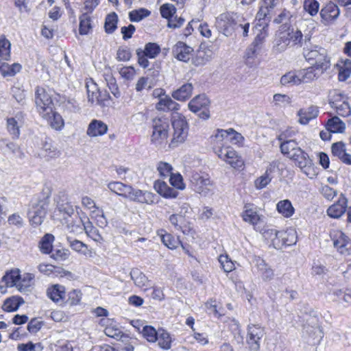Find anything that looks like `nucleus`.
Wrapping results in <instances>:
<instances>
[{
	"mask_svg": "<svg viewBox=\"0 0 351 351\" xmlns=\"http://www.w3.org/2000/svg\"><path fill=\"white\" fill-rule=\"evenodd\" d=\"M171 124L173 132L169 147L174 148L184 143L187 138L189 125L185 117L178 112L172 113Z\"/></svg>",
	"mask_w": 351,
	"mask_h": 351,
	"instance_id": "f257e3e1",
	"label": "nucleus"
},
{
	"mask_svg": "<svg viewBox=\"0 0 351 351\" xmlns=\"http://www.w3.org/2000/svg\"><path fill=\"white\" fill-rule=\"evenodd\" d=\"M304 57L317 70L325 72L330 66V60L326 50L321 47L314 46L311 49H304Z\"/></svg>",
	"mask_w": 351,
	"mask_h": 351,
	"instance_id": "f03ea898",
	"label": "nucleus"
},
{
	"mask_svg": "<svg viewBox=\"0 0 351 351\" xmlns=\"http://www.w3.org/2000/svg\"><path fill=\"white\" fill-rule=\"evenodd\" d=\"M48 206L49 198L43 195L32 199L27 213L32 226L37 227L43 223L46 216Z\"/></svg>",
	"mask_w": 351,
	"mask_h": 351,
	"instance_id": "7ed1b4c3",
	"label": "nucleus"
},
{
	"mask_svg": "<svg viewBox=\"0 0 351 351\" xmlns=\"http://www.w3.org/2000/svg\"><path fill=\"white\" fill-rule=\"evenodd\" d=\"M263 237L270 241L275 248H279L283 245H291L295 243L294 232L278 231L274 228H266L262 232Z\"/></svg>",
	"mask_w": 351,
	"mask_h": 351,
	"instance_id": "20e7f679",
	"label": "nucleus"
},
{
	"mask_svg": "<svg viewBox=\"0 0 351 351\" xmlns=\"http://www.w3.org/2000/svg\"><path fill=\"white\" fill-rule=\"evenodd\" d=\"M293 160L295 165L299 167L301 171L304 173L310 179H313L317 175V169L315 166L313 160L309 158L301 148L296 150L289 158Z\"/></svg>",
	"mask_w": 351,
	"mask_h": 351,
	"instance_id": "39448f33",
	"label": "nucleus"
},
{
	"mask_svg": "<svg viewBox=\"0 0 351 351\" xmlns=\"http://www.w3.org/2000/svg\"><path fill=\"white\" fill-rule=\"evenodd\" d=\"M169 120L165 117L156 118L153 120V132L151 141L156 146H162L166 143L169 136Z\"/></svg>",
	"mask_w": 351,
	"mask_h": 351,
	"instance_id": "423d86ee",
	"label": "nucleus"
},
{
	"mask_svg": "<svg viewBox=\"0 0 351 351\" xmlns=\"http://www.w3.org/2000/svg\"><path fill=\"white\" fill-rule=\"evenodd\" d=\"M35 104L36 110L42 117H47L53 109V103L51 95L42 87H37L35 91Z\"/></svg>",
	"mask_w": 351,
	"mask_h": 351,
	"instance_id": "0eeeda50",
	"label": "nucleus"
},
{
	"mask_svg": "<svg viewBox=\"0 0 351 351\" xmlns=\"http://www.w3.org/2000/svg\"><path fill=\"white\" fill-rule=\"evenodd\" d=\"M330 237L339 253L345 256L351 255V240L344 232L332 229L330 231Z\"/></svg>",
	"mask_w": 351,
	"mask_h": 351,
	"instance_id": "6e6552de",
	"label": "nucleus"
},
{
	"mask_svg": "<svg viewBox=\"0 0 351 351\" xmlns=\"http://www.w3.org/2000/svg\"><path fill=\"white\" fill-rule=\"evenodd\" d=\"M215 152L219 158L226 162L234 169H239L244 165L242 158L233 148L229 146L215 147Z\"/></svg>",
	"mask_w": 351,
	"mask_h": 351,
	"instance_id": "1a4fd4ad",
	"label": "nucleus"
},
{
	"mask_svg": "<svg viewBox=\"0 0 351 351\" xmlns=\"http://www.w3.org/2000/svg\"><path fill=\"white\" fill-rule=\"evenodd\" d=\"M241 16L234 13H222L216 18V25L223 31V34L228 36L231 34Z\"/></svg>",
	"mask_w": 351,
	"mask_h": 351,
	"instance_id": "9d476101",
	"label": "nucleus"
},
{
	"mask_svg": "<svg viewBox=\"0 0 351 351\" xmlns=\"http://www.w3.org/2000/svg\"><path fill=\"white\" fill-rule=\"evenodd\" d=\"M264 335L265 330L260 325H248L246 342L250 351H258L260 349V341Z\"/></svg>",
	"mask_w": 351,
	"mask_h": 351,
	"instance_id": "9b49d317",
	"label": "nucleus"
},
{
	"mask_svg": "<svg viewBox=\"0 0 351 351\" xmlns=\"http://www.w3.org/2000/svg\"><path fill=\"white\" fill-rule=\"evenodd\" d=\"M191 182L194 191L203 195H206L213 186V182L208 176L199 173H193Z\"/></svg>",
	"mask_w": 351,
	"mask_h": 351,
	"instance_id": "f8f14e48",
	"label": "nucleus"
},
{
	"mask_svg": "<svg viewBox=\"0 0 351 351\" xmlns=\"http://www.w3.org/2000/svg\"><path fill=\"white\" fill-rule=\"evenodd\" d=\"M339 14V7L333 2L330 1L320 10L321 22L325 26L332 25L338 19Z\"/></svg>",
	"mask_w": 351,
	"mask_h": 351,
	"instance_id": "ddd939ff",
	"label": "nucleus"
},
{
	"mask_svg": "<svg viewBox=\"0 0 351 351\" xmlns=\"http://www.w3.org/2000/svg\"><path fill=\"white\" fill-rule=\"evenodd\" d=\"M127 199L142 204H152L156 202L157 197L155 194L151 192L135 189L132 187V191H130Z\"/></svg>",
	"mask_w": 351,
	"mask_h": 351,
	"instance_id": "4468645a",
	"label": "nucleus"
},
{
	"mask_svg": "<svg viewBox=\"0 0 351 351\" xmlns=\"http://www.w3.org/2000/svg\"><path fill=\"white\" fill-rule=\"evenodd\" d=\"M278 165L279 162L277 160L272 161L267 167L265 172L256 179L254 186L257 189H263L270 183L273 178L272 174L278 168Z\"/></svg>",
	"mask_w": 351,
	"mask_h": 351,
	"instance_id": "2eb2a0df",
	"label": "nucleus"
},
{
	"mask_svg": "<svg viewBox=\"0 0 351 351\" xmlns=\"http://www.w3.org/2000/svg\"><path fill=\"white\" fill-rule=\"evenodd\" d=\"M193 51L192 47L181 41L178 42L173 48L174 57L178 60L185 62L190 60Z\"/></svg>",
	"mask_w": 351,
	"mask_h": 351,
	"instance_id": "dca6fc26",
	"label": "nucleus"
},
{
	"mask_svg": "<svg viewBox=\"0 0 351 351\" xmlns=\"http://www.w3.org/2000/svg\"><path fill=\"white\" fill-rule=\"evenodd\" d=\"M347 204V198L341 194L338 201L328 208V215L332 218L340 217L346 212Z\"/></svg>",
	"mask_w": 351,
	"mask_h": 351,
	"instance_id": "f3484780",
	"label": "nucleus"
},
{
	"mask_svg": "<svg viewBox=\"0 0 351 351\" xmlns=\"http://www.w3.org/2000/svg\"><path fill=\"white\" fill-rule=\"evenodd\" d=\"M288 46H291L287 31H278L276 34L273 49L276 53L285 51Z\"/></svg>",
	"mask_w": 351,
	"mask_h": 351,
	"instance_id": "a211bd4d",
	"label": "nucleus"
},
{
	"mask_svg": "<svg viewBox=\"0 0 351 351\" xmlns=\"http://www.w3.org/2000/svg\"><path fill=\"white\" fill-rule=\"evenodd\" d=\"M108 131V126L100 120L93 119L89 123L86 134L90 137H96L105 134Z\"/></svg>",
	"mask_w": 351,
	"mask_h": 351,
	"instance_id": "6ab92c4d",
	"label": "nucleus"
},
{
	"mask_svg": "<svg viewBox=\"0 0 351 351\" xmlns=\"http://www.w3.org/2000/svg\"><path fill=\"white\" fill-rule=\"evenodd\" d=\"M87 94L88 101L92 104H101V103L108 97V95L104 94L99 91L95 84H87Z\"/></svg>",
	"mask_w": 351,
	"mask_h": 351,
	"instance_id": "aec40b11",
	"label": "nucleus"
},
{
	"mask_svg": "<svg viewBox=\"0 0 351 351\" xmlns=\"http://www.w3.org/2000/svg\"><path fill=\"white\" fill-rule=\"evenodd\" d=\"M318 113V108L315 106H311L307 108L300 109L297 113L299 117L298 121L300 124L306 125L311 120L316 118Z\"/></svg>",
	"mask_w": 351,
	"mask_h": 351,
	"instance_id": "412c9836",
	"label": "nucleus"
},
{
	"mask_svg": "<svg viewBox=\"0 0 351 351\" xmlns=\"http://www.w3.org/2000/svg\"><path fill=\"white\" fill-rule=\"evenodd\" d=\"M254 263L263 280L270 281L274 278V273L273 269L267 265L264 260L257 257L254 259Z\"/></svg>",
	"mask_w": 351,
	"mask_h": 351,
	"instance_id": "4be33fe9",
	"label": "nucleus"
},
{
	"mask_svg": "<svg viewBox=\"0 0 351 351\" xmlns=\"http://www.w3.org/2000/svg\"><path fill=\"white\" fill-rule=\"evenodd\" d=\"M299 77L301 83H308L317 79L324 72L320 71L311 66L306 69L299 70Z\"/></svg>",
	"mask_w": 351,
	"mask_h": 351,
	"instance_id": "5701e85b",
	"label": "nucleus"
},
{
	"mask_svg": "<svg viewBox=\"0 0 351 351\" xmlns=\"http://www.w3.org/2000/svg\"><path fill=\"white\" fill-rule=\"evenodd\" d=\"M154 187L158 193L165 198H175L178 194L176 189L162 181H156Z\"/></svg>",
	"mask_w": 351,
	"mask_h": 351,
	"instance_id": "b1692460",
	"label": "nucleus"
},
{
	"mask_svg": "<svg viewBox=\"0 0 351 351\" xmlns=\"http://www.w3.org/2000/svg\"><path fill=\"white\" fill-rule=\"evenodd\" d=\"M131 279L133 280L134 285L141 289H147L149 285V280L147 277L139 269L134 268L130 273Z\"/></svg>",
	"mask_w": 351,
	"mask_h": 351,
	"instance_id": "393cba45",
	"label": "nucleus"
},
{
	"mask_svg": "<svg viewBox=\"0 0 351 351\" xmlns=\"http://www.w3.org/2000/svg\"><path fill=\"white\" fill-rule=\"evenodd\" d=\"M209 104L210 101L205 95H199L189 103L188 106L191 111L197 113L202 108H207Z\"/></svg>",
	"mask_w": 351,
	"mask_h": 351,
	"instance_id": "a878e982",
	"label": "nucleus"
},
{
	"mask_svg": "<svg viewBox=\"0 0 351 351\" xmlns=\"http://www.w3.org/2000/svg\"><path fill=\"white\" fill-rule=\"evenodd\" d=\"M23 118V114L20 112L15 115V117H11L7 119L8 132L15 138H18L19 136V123L21 122Z\"/></svg>",
	"mask_w": 351,
	"mask_h": 351,
	"instance_id": "bb28decb",
	"label": "nucleus"
},
{
	"mask_svg": "<svg viewBox=\"0 0 351 351\" xmlns=\"http://www.w3.org/2000/svg\"><path fill=\"white\" fill-rule=\"evenodd\" d=\"M193 86L191 83H186L172 93L173 99L178 101H185L192 95Z\"/></svg>",
	"mask_w": 351,
	"mask_h": 351,
	"instance_id": "cd10ccee",
	"label": "nucleus"
},
{
	"mask_svg": "<svg viewBox=\"0 0 351 351\" xmlns=\"http://www.w3.org/2000/svg\"><path fill=\"white\" fill-rule=\"evenodd\" d=\"M108 188L110 191L115 194L122 196L125 198L128 197L130 191H132V186L125 184L121 182H111L108 184Z\"/></svg>",
	"mask_w": 351,
	"mask_h": 351,
	"instance_id": "c85d7f7f",
	"label": "nucleus"
},
{
	"mask_svg": "<svg viewBox=\"0 0 351 351\" xmlns=\"http://www.w3.org/2000/svg\"><path fill=\"white\" fill-rule=\"evenodd\" d=\"M47 296L54 302L62 301L65 296V288L60 285H54L47 291Z\"/></svg>",
	"mask_w": 351,
	"mask_h": 351,
	"instance_id": "c756f323",
	"label": "nucleus"
},
{
	"mask_svg": "<svg viewBox=\"0 0 351 351\" xmlns=\"http://www.w3.org/2000/svg\"><path fill=\"white\" fill-rule=\"evenodd\" d=\"M25 302L24 300L18 295L7 298L3 304L2 308L7 312H13L19 309V306Z\"/></svg>",
	"mask_w": 351,
	"mask_h": 351,
	"instance_id": "7c9ffc66",
	"label": "nucleus"
},
{
	"mask_svg": "<svg viewBox=\"0 0 351 351\" xmlns=\"http://www.w3.org/2000/svg\"><path fill=\"white\" fill-rule=\"evenodd\" d=\"M280 84L283 86H293L299 85L301 83L299 71H289L281 77Z\"/></svg>",
	"mask_w": 351,
	"mask_h": 351,
	"instance_id": "2f4dec72",
	"label": "nucleus"
},
{
	"mask_svg": "<svg viewBox=\"0 0 351 351\" xmlns=\"http://www.w3.org/2000/svg\"><path fill=\"white\" fill-rule=\"evenodd\" d=\"M21 271L19 269H14L5 272L2 277V282L5 283L7 287L16 288L17 283L20 278Z\"/></svg>",
	"mask_w": 351,
	"mask_h": 351,
	"instance_id": "473e14b6",
	"label": "nucleus"
},
{
	"mask_svg": "<svg viewBox=\"0 0 351 351\" xmlns=\"http://www.w3.org/2000/svg\"><path fill=\"white\" fill-rule=\"evenodd\" d=\"M34 275L30 273L20 274V278L16 285V289L21 293H25L29 290L34 284Z\"/></svg>",
	"mask_w": 351,
	"mask_h": 351,
	"instance_id": "72a5a7b5",
	"label": "nucleus"
},
{
	"mask_svg": "<svg viewBox=\"0 0 351 351\" xmlns=\"http://www.w3.org/2000/svg\"><path fill=\"white\" fill-rule=\"evenodd\" d=\"M276 210L286 218L292 217L295 213V208L289 199L279 201L276 204Z\"/></svg>",
	"mask_w": 351,
	"mask_h": 351,
	"instance_id": "f704fd0d",
	"label": "nucleus"
},
{
	"mask_svg": "<svg viewBox=\"0 0 351 351\" xmlns=\"http://www.w3.org/2000/svg\"><path fill=\"white\" fill-rule=\"evenodd\" d=\"M158 235L162 243L169 249L174 250L181 244L180 241L178 238H175L171 234L165 232L163 230L158 232Z\"/></svg>",
	"mask_w": 351,
	"mask_h": 351,
	"instance_id": "c9c22d12",
	"label": "nucleus"
},
{
	"mask_svg": "<svg viewBox=\"0 0 351 351\" xmlns=\"http://www.w3.org/2000/svg\"><path fill=\"white\" fill-rule=\"evenodd\" d=\"M326 128L332 133H343L346 124L338 117L335 116L328 120Z\"/></svg>",
	"mask_w": 351,
	"mask_h": 351,
	"instance_id": "e433bc0d",
	"label": "nucleus"
},
{
	"mask_svg": "<svg viewBox=\"0 0 351 351\" xmlns=\"http://www.w3.org/2000/svg\"><path fill=\"white\" fill-rule=\"evenodd\" d=\"M67 241L69 246L74 251L85 256H92V251L88 248V245L83 242L77 239H73L70 237L67 238Z\"/></svg>",
	"mask_w": 351,
	"mask_h": 351,
	"instance_id": "4c0bfd02",
	"label": "nucleus"
},
{
	"mask_svg": "<svg viewBox=\"0 0 351 351\" xmlns=\"http://www.w3.org/2000/svg\"><path fill=\"white\" fill-rule=\"evenodd\" d=\"M158 344L163 350H168L171 348L172 338L170 334L162 328L158 329Z\"/></svg>",
	"mask_w": 351,
	"mask_h": 351,
	"instance_id": "58836bf2",
	"label": "nucleus"
},
{
	"mask_svg": "<svg viewBox=\"0 0 351 351\" xmlns=\"http://www.w3.org/2000/svg\"><path fill=\"white\" fill-rule=\"evenodd\" d=\"M289 33V38L290 45L292 47H301L302 46L303 42L306 40V36L305 38H303V34L302 32L299 29H289L287 30Z\"/></svg>",
	"mask_w": 351,
	"mask_h": 351,
	"instance_id": "ea45409f",
	"label": "nucleus"
},
{
	"mask_svg": "<svg viewBox=\"0 0 351 351\" xmlns=\"http://www.w3.org/2000/svg\"><path fill=\"white\" fill-rule=\"evenodd\" d=\"M21 65L19 63H14L11 65L4 62L0 65V72L3 77H12L21 70Z\"/></svg>",
	"mask_w": 351,
	"mask_h": 351,
	"instance_id": "a19ab883",
	"label": "nucleus"
},
{
	"mask_svg": "<svg viewBox=\"0 0 351 351\" xmlns=\"http://www.w3.org/2000/svg\"><path fill=\"white\" fill-rule=\"evenodd\" d=\"M43 118L46 119L51 127L56 130H61L64 126V121L62 116L55 112L53 109H52V112L49 114V117Z\"/></svg>",
	"mask_w": 351,
	"mask_h": 351,
	"instance_id": "79ce46f5",
	"label": "nucleus"
},
{
	"mask_svg": "<svg viewBox=\"0 0 351 351\" xmlns=\"http://www.w3.org/2000/svg\"><path fill=\"white\" fill-rule=\"evenodd\" d=\"M178 108L179 104L167 96L160 98L157 104V108L163 111L173 110L176 112Z\"/></svg>",
	"mask_w": 351,
	"mask_h": 351,
	"instance_id": "37998d69",
	"label": "nucleus"
},
{
	"mask_svg": "<svg viewBox=\"0 0 351 351\" xmlns=\"http://www.w3.org/2000/svg\"><path fill=\"white\" fill-rule=\"evenodd\" d=\"M11 43L5 38V35L0 36V57L2 60L8 61L10 60Z\"/></svg>",
	"mask_w": 351,
	"mask_h": 351,
	"instance_id": "c03bdc74",
	"label": "nucleus"
},
{
	"mask_svg": "<svg viewBox=\"0 0 351 351\" xmlns=\"http://www.w3.org/2000/svg\"><path fill=\"white\" fill-rule=\"evenodd\" d=\"M241 217L243 221L255 226L261 221L262 216L258 215L256 210L250 208L245 209L243 212Z\"/></svg>",
	"mask_w": 351,
	"mask_h": 351,
	"instance_id": "a18cd8bd",
	"label": "nucleus"
},
{
	"mask_svg": "<svg viewBox=\"0 0 351 351\" xmlns=\"http://www.w3.org/2000/svg\"><path fill=\"white\" fill-rule=\"evenodd\" d=\"M300 148L296 141L293 140L284 141L280 144L281 152L288 158H290L292 154L295 153L296 150Z\"/></svg>",
	"mask_w": 351,
	"mask_h": 351,
	"instance_id": "49530a36",
	"label": "nucleus"
},
{
	"mask_svg": "<svg viewBox=\"0 0 351 351\" xmlns=\"http://www.w3.org/2000/svg\"><path fill=\"white\" fill-rule=\"evenodd\" d=\"M91 19L88 13H83L80 16L79 32L81 35H86L92 29Z\"/></svg>",
	"mask_w": 351,
	"mask_h": 351,
	"instance_id": "de8ad7c7",
	"label": "nucleus"
},
{
	"mask_svg": "<svg viewBox=\"0 0 351 351\" xmlns=\"http://www.w3.org/2000/svg\"><path fill=\"white\" fill-rule=\"evenodd\" d=\"M82 223L84 226V229L88 237L95 241H100L102 240L98 230L93 226L88 219H86V221L82 220Z\"/></svg>",
	"mask_w": 351,
	"mask_h": 351,
	"instance_id": "09e8293b",
	"label": "nucleus"
},
{
	"mask_svg": "<svg viewBox=\"0 0 351 351\" xmlns=\"http://www.w3.org/2000/svg\"><path fill=\"white\" fill-rule=\"evenodd\" d=\"M213 142L216 145V147H224L223 141H229V131L228 130L218 129L216 133L211 136Z\"/></svg>",
	"mask_w": 351,
	"mask_h": 351,
	"instance_id": "8fccbe9b",
	"label": "nucleus"
},
{
	"mask_svg": "<svg viewBox=\"0 0 351 351\" xmlns=\"http://www.w3.org/2000/svg\"><path fill=\"white\" fill-rule=\"evenodd\" d=\"M54 237L51 234H46L41 239L39 245L40 251L44 254H49L52 250V243Z\"/></svg>",
	"mask_w": 351,
	"mask_h": 351,
	"instance_id": "3c124183",
	"label": "nucleus"
},
{
	"mask_svg": "<svg viewBox=\"0 0 351 351\" xmlns=\"http://www.w3.org/2000/svg\"><path fill=\"white\" fill-rule=\"evenodd\" d=\"M141 333L143 337L150 343H155L157 341L158 330H156L152 326H143Z\"/></svg>",
	"mask_w": 351,
	"mask_h": 351,
	"instance_id": "603ef678",
	"label": "nucleus"
},
{
	"mask_svg": "<svg viewBox=\"0 0 351 351\" xmlns=\"http://www.w3.org/2000/svg\"><path fill=\"white\" fill-rule=\"evenodd\" d=\"M160 51V45L156 43H148L145 45L144 49H142V51L151 59L156 58Z\"/></svg>",
	"mask_w": 351,
	"mask_h": 351,
	"instance_id": "864d4df0",
	"label": "nucleus"
},
{
	"mask_svg": "<svg viewBox=\"0 0 351 351\" xmlns=\"http://www.w3.org/2000/svg\"><path fill=\"white\" fill-rule=\"evenodd\" d=\"M303 8L311 16H314L319 12V3L317 0H304Z\"/></svg>",
	"mask_w": 351,
	"mask_h": 351,
	"instance_id": "5fc2aeb1",
	"label": "nucleus"
},
{
	"mask_svg": "<svg viewBox=\"0 0 351 351\" xmlns=\"http://www.w3.org/2000/svg\"><path fill=\"white\" fill-rule=\"evenodd\" d=\"M117 16L115 13L110 14L107 16L104 24L105 31L108 34H112L117 28Z\"/></svg>",
	"mask_w": 351,
	"mask_h": 351,
	"instance_id": "6e6d98bb",
	"label": "nucleus"
},
{
	"mask_svg": "<svg viewBox=\"0 0 351 351\" xmlns=\"http://www.w3.org/2000/svg\"><path fill=\"white\" fill-rule=\"evenodd\" d=\"M331 106L336 108L337 113L342 117H348L350 114V107L347 101H343L340 104L332 102Z\"/></svg>",
	"mask_w": 351,
	"mask_h": 351,
	"instance_id": "4d7b16f0",
	"label": "nucleus"
},
{
	"mask_svg": "<svg viewBox=\"0 0 351 351\" xmlns=\"http://www.w3.org/2000/svg\"><path fill=\"white\" fill-rule=\"evenodd\" d=\"M274 105L280 108L286 107L291 103V98L285 94H275L273 97Z\"/></svg>",
	"mask_w": 351,
	"mask_h": 351,
	"instance_id": "13d9d810",
	"label": "nucleus"
},
{
	"mask_svg": "<svg viewBox=\"0 0 351 351\" xmlns=\"http://www.w3.org/2000/svg\"><path fill=\"white\" fill-rule=\"evenodd\" d=\"M150 12L145 8L132 10L129 14L130 20L132 22H138L145 17L148 16Z\"/></svg>",
	"mask_w": 351,
	"mask_h": 351,
	"instance_id": "bf43d9fd",
	"label": "nucleus"
},
{
	"mask_svg": "<svg viewBox=\"0 0 351 351\" xmlns=\"http://www.w3.org/2000/svg\"><path fill=\"white\" fill-rule=\"evenodd\" d=\"M161 16L163 18L168 19V21L170 19H173L172 16L176 12V8L175 6L171 3H165L161 5L160 8Z\"/></svg>",
	"mask_w": 351,
	"mask_h": 351,
	"instance_id": "052dcab7",
	"label": "nucleus"
},
{
	"mask_svg": "<svg viewBox=\"0 0 351 351\" xmlns=\"http://www.w3.org/2000/svg\"><path fill=\"white\" fill-rule=\"evenodd\" d=\"M154 85L152 80H150L149 77H141L138 80L135 89L137 92H141L144 89H151Z\"/></svg>",
	"mask_w": 351,
	"mask_h": 351,
	"instance_id": "680f3d73",
	"label": "nucleus"
},
{
	"mask_svg": "<svg viewBox=\"0 0 351 351\" xmlns=\"http://www.w3.org/2000/svg\"><path fill=\"white\" fill-rule=\"evenodd\" d=\"M43 155L49 158H55L60 156V152L50 143H46L43 145Z\"/></svg>",
	"mask_w": 351,
	"mask_h": 351,
	"instance_id": "e2e57ef3",
	"label": "nucleus"
},
{
	"mask_svg": "<svg viewBox=\"0 0 351 351\" xmlns=\"http://www.w3.org/2000/svg\"><path fill=\"white\" fill-rule=\"evenodd\" d=\"M219 262L225 272L228 273L234 269V264L227 255L219 256Z\"/></svg>",
	"mask_w": 351,
	"mask_h": 351,
	"instance_id": "0e129e2a",
	"label": "nucleus"
},
{
	"mask_svg": "<svg viewBox=\"0 0 351 351\" xmlns=\"http://www.w3.org/2000/svg\"><path fill=\"white\" fill-rule=\"evenodd\" d=\"M331 150L333 156L340 159L346 152V145L341 141L335 143L332 145Z\"/></svg>",
	"mask_w": 351,
	"mask_h": 351,
	"instance_id": "69168bd1",
	"label": "nucleus"
},
{
	"mask_svg": "<svg viewBox=\"0 0 351 351\" xmlns=\"http://www.w3.org/2000/svg\"><path fill=\"white\" fill-rule=\"evenodd\" d=\"M172 166L166 162H159L157 165V170L162 177H167L170 176L172 173Z\"/></svg>",
	"mask_w": 351,
	"mask_h": 351,
	"instance_id": "338daca9",
	"label": "nucleus"
},
{
	"mask_svg": "<svg viewBox=\"0 0 351 351\" xmlns=\"http://www.w3.org/2000/svg\"><path fill=\"white\" fill-rule=\"evenodd\" d=\"M119 73L123 78L127 80H132L134 78L136 72L133 66H128L121 68Z\"/></svg>",
	"mask_w": 351,
	"mask_h": 351,
	"instance_id": "774afa93",
	"label": "nucleus"
}]
</instances>
